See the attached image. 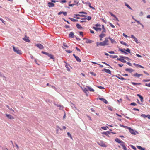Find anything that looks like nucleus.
I'll use <instances>...</instances> for the list:
<instances>
[{"label": "nucleus", "instance_id": "1", "mask_svg": "<svg viewBox=\"0 0 150 150\" xmlns=\"http://www.w3.org/2000/svg\"><path fill=\"white\" fill-rule=\"evenodd\" d=\"M13 50L14 52L16 53L17 54L19 55H21L22 54V52L21 50H19L18 48H16L14 46H13Z\"/></svg>", "mask_w": 150, "mask_h": 150}, {"label": "nucleus", "instance_id": "2", "mask_svg": "<svg viewBox=\"0 0 150 150\" xmlns=\"http://www.w3.org/2000/svg\"><path fill=\"white\" fill-rule=\"evenodd\" d=\"M97 143L100 146L103 147H107V146L104 143L103 141H100L99 142H98Z\"/></svg>", "mask_w": 150, "mask_h": 150}, {"label": "nucleus", "instance_id": "3", "mask_svg": "<svg viewBox=\"0 0 150 150\" xmlns=\"http://www.w3.org/2000/svg\"><path fill=\"white\" fill-rule=\"evenodd\" d=\"M114 76L121 80H126L125 78L122 77L121 76V75L120 74H118L117 75H115Z\"/></svg>", "mask_w": 150, "mask_h": 150}, {"label": "nucleus", "instance_id": "4", "mask_svg": "<svg viewBox=\"0 0 150 150\" xmlns=\"http://www.w3.org/2000/svg\"><path fill=\"white\" fill-rule=\"evenodd\" d=\"M35 46L38 47L40 49H42L44 48L43 46L40 44H37L35 45Z\"/></svg>", "mask_w": 150, "mask_h": 150}, {"label": "nucleus", "instance_id": "5", "mask_svg": "<svg viewBox=\"0 0 150 150\" xmlns=\"http://www.w3.org/2000/svg\"><path fill=\"white\" fill-rule=\"evenodd\" d=\"M75 36L74 35V33L73 32H71L68 35V37L69 38H74Z\"/></svg>", "mask_w": 150, "mask_h": 150}, {"label": "nucleus", "instance_id": "6", "mask_svg": "<svg viewBox=\"0 0 150 150\" xmlns=\"http://www.w3.org/2000/svg\"><path fill=\"white\" fill-rule=\"evenodd\" d=\"M102 28L103 31H102L100 35H105V36L106 35L104 34V33L106 32V30L104 26L103 25H102Z\"/></svg>", "mask_w": 150, "mask_h": 150}, {"label": "nucleus", "instance_id": "7", "mask_svg": "<svg viewBox=\"0 0 150 150\" xmlns=\"http://www.w3.org/2000/svg\"><path fill=\"white\" fill-rule=\"evenodd\" d=\"M127 129H129V131L131 134L134 135L136 134V133L132 129L129 127H127Z\"/></svg>", "mask_w": 150, "mask_h": 150}, {"label": "nucleus", "instance_id": "8", "mask_svg": "<svg viewBox=\"0 0 150 150\" xmlns=\"http://www.w3.org/2000/svg\"><path fill=\"white\" fill-rule=\"evenodd\" d=\"M102 71H105V72L109 74H111V71L110 70L108 69H107L105 68L103 69V70H102Z\"/></svg>", "mask_w": 150, "mask_h": 150}, {"label": "nucleus", "instance_id": "9", "mask_svg": "<svg viewBox=\"0 0 150 150\" xmlns=\"http://www.w3.org/2000/svg\"><path fill=\"white\" fill-rule=\"evenodd\" d=\"M47 4L48 6L50 8L54 7L55 6V4L52 2H49Z\"/></svg>", "mask_w": 150, "mask_h": 150}, {"label": "nucleus", "instance_id": "10", "mask_svg": "<svg viewBox=\"0 0 150 150\" xmlns=\"http://www.w3.org/2000/svg\"><path fill=\"white\" fill-rule=\"evenodd\" d=\"M117 60L121 61V62L123 63H126V61L123 58H117Z\"/></svg>", "mask_w": 150, "mask_h": 150}, {"label": "nucleus", "instance_id": "11", "mask_svg": "<svg viewBox=\"0 0 150 150\" xmlns=\"http://www.w3.org/2000/svg\"><path fill=\"white\" fill-rule=\"evenodd\" d=\"M82 90L85 93L87 96H88V89L86 88L82 89Z\"/></svg>", "mask_w": 150, "mask_h": 150}, {"label": "nucleus", "instance_id": "12", "mask_svg": "<svg viewBox=\"0 0 150 150\" xmlns=\"http://www.w3.org/2000/svg\"><path fill=\"white\" fill-rule=\"evenodd\" d=\"M125 70L126 71H128L130 73H131L134 71V70L131 68H126Z\"/></svg>", "mask_w": 150, "mask_h": 150}, {"label": "nucleus", "instance_id": "13", "mask_svg": "<svg viewBox=\"0 0 150 150\" xmlns=\"http://www.w3.org/2000/svg\"><path fill=\"white\" fill-rule=\"evenodd\" d=\"M125 143L124 142V143L120 144V145L122 146L123 149L124 150H127V149L125 145Z\"/></svg>", "mask_w": 150, "mask_h": 150}, {"label": "nucleus", "instance_id": "14", "mask_svg": "<svg viewBox=\"0 0 150 150\" xmlns=\"http://www.w3.org/2000/svg\"><path fill=\"white\" fill-rule=\"evenodd\" d=\"M62 14H63L64 16H66L67 15V13L66 12L64 11H60V12H58V15H59Z\"/></svg>", "mask_w": 150, "mask_h": 150}, {"label": "nucleus", "instance_id": "15", "mask_svg": "<svg viewBox=\"0 0 150 150\" xmlns=\"http://www.w3.org/2000/svg\"><path fill=\"white\" fill-rule=\"evenodd\" d=\"M115 141L118 143L120 144L124 143V142L120 140L118 138H117L115 139Z\"/></svg>", "mask_w": 150, "mask_h": 150}, {"label": "nucleus", "instance_id": "16", "mask_svg": "<svg viewBox=\"0 0 150 150\" xmlns=\"http://www.w3.org/2000/svg\"><path fill=\"white\" fill-rule=\"evenodd\" d=\"M7 117L10 119H14V117L10 114H6Z\"/></svg>", "mask_w": 150, "mask_h": 150}, {"label": "nucleus", "instance_id": "17", "mask_svg": "<svg viewBox=\"0 0 150 150\" xmlns=\"http://www.w3.org/2000/svg\"><path fill=\"white\" fill-rule=\"evenodd\" d=\"M142 75L141 74H139L137 73H135L132 76L135 77L139 78L140 76H142Z\"/></svg>", "mask_w": 150, "mask_h": 150}, {"label": "nucleus", "instance_id": "18", "mask_svg": "<svg viewBox=\"0 0 150 150\" xmlns=\"http://www.w3.org/2000/svg\"><path fill=\"white\" fill-rule=\"evenodd\" d=\"M111 132L109 131H106V132H103L102 133V134H103L105 135L106 136H108V134H110Z\"/></svg>", "mask_w": 150, "mask_h": 150}, {"label": "nucleus", "instance_id": "19", "mask_svg": "<svg viewBox=\"0 0 150 150\" xmlns=\"http://www.w3.org/2000/svg\"><path fill=\"white\" fill-rule=\"evenodd\" d=\"M124 50H125V49H122V48H119V51H121L122 52L124 53L125 54H127L128 53L125 52V51Z\"/></svg>", "mask_w": 150, "mask_h": 150}, {"label": "nucleus", "instance_id": "20", "mask_svg": "<svg viewBox=\"0 0 150 150\" xmlns=\"http://www.w3.org/2000/svg\"><path fill=\"white\" fill-rule=\"evenodd\" d=\"M119 57L121 58H123L124 59H125L126 60H127L128 61H129L130 60L129 58H128V57H127L124 56H123L121 55V56H120Z\"/></svg>", "mask_w": 150, "mask_h": 150}, {"label": "nucleus", "instance_id": "21", "mask_svg": "<svg viewBox=\"0 0 150 150\" xmlns=\"http://www.w3.org/2000/svg\"><path fill=\"white\" fill-rule=\"evenodd\" d=\"M101 46H105V45H108V43H106L105 41L101 42Z\"/></svg>", "mask_w": 150, "mask_h": 150}, {"label": "nucleus", "instance_id": "22", "mask_svg": "<svg viewBox=\"0 0 150 150\" xmlns=\"http://www.w3.org/2000/svg\"><path fill=\"white\" fill-rule=\"evenodd\" d=\"M86 88H87L90 91H91V92H94V90L91 87L88 86H86Z\"/></svg>", "mask_w": 150, "mask_h": 150}, {"label": "nucleus", "instance_id": "23", "mask_svg": "<svg viewBox=\"0 0 150 150\" xmlns=\"http://www.w3.org/2000/svg\"><path fill=\"white\" fill-rule=\"evenodd\" d=\"M93 28L96 31L99 30V31H101L102 29L100 28H97L95 27H93Z\"/></svg>", "mask_w": 150, "mask_h": 150}, {"label": "nucleus", "instance_id": "24", "mask_svg": "<svg viewBox=\"0 0 150 150\" xmlns=\"http://www.w3.org/2000/svg\"><path fill=\"white\" fill-rule=\"evenodd\" d=\"M137 96H138L140 99V101L142 102H143V97L140 95L139 94H137Z\"/></svg>", "mask_w": 150, "mask_h": 150}, {"label": "nucleus", "instance_id": "25", "mask_svg": "<svg viewBox=\"0 0 150 150\" xmlns=\"http://www.w3.org/2000/svg\"><path fill=\"white\" fill-rule=\"evenodd\" d=\"M23 39L26 42H30V40L28 38H23Z\"/></svg>", "mask_w": 150, "mask_h": 150}, {"label": "nucleus", "instance_id": "26", "mask_svg": "<svg viewBox=\"0 0 150 150\" xmlns=\"http://www.w3.org/2000/svg\"><path fill=\"white\" fill-rule=\"evenodd\" d=\"M108 39L111 41V42L112 43H116L114 39H112L110 37H108Z\"/></svg>", "mask_w": 150, "mask_h": 150}, {"label": "nucleus", "instance_id": "27", "mask_svg": "<svg viewBox=\"0 0 150 150\" xmlns=\"http://www.w3.org/2000/svg\"><path fill=\"white\" fill-rule=\"evenodd\" d=\"M86 4H88L89 6L91 8H92L93 9H95L94 7H92V6H91V3L90 2H86Z\"/></svg>", "mask_w": 150, "mask_h": 150}, {"label": "nucleus", "instance_id": "28", "mask_svg": "<svg viewBox=\"0 0 150 150\" xmlns=\"http://www.w3.org/2000/svg\"><path fill=\"white\" fill-rule=\"evenodd\" d=\"M137 147L140 150H145V148H142L141 146H137Z\"/></svg>", "mask_w": 150, "mask_h": 150}, {"label": "nucleus", "instance_id": "29", "mask_svg": "<svg viewBox=\"0 0 150 150\" xmlns=\"http://www.w3.org/2000/svg\"><path fill=\"white\" fill-rule=\"evenodd\" d=\"M93 41H92L91 40L87 39L86 41V42L87 43H91L92 42H93Z\"/></svg>", "mask_w": 150, "mask_h": 150}, {"label": "nucleus", "instance_id": "30", "mask_svg": "<svg viewBox=\"0 0 150 150\" xmlns=\"http://www.w3.org/2000/svg\"><path fill=\"white\" fill-rule=\"evenodd\" d=\"M54 105L57 107H59L60 109H62L63 108V106L60 104H54Z\"/></svg>", "mask_w": 150, "mask_h": 150}, {"label": "nucleus", "instance_id": "31", "mask_svg": "<svg viewBox=\"0 0 150 150\" xmlns=\"http://www.w3.org/2000/svg\"><path fill=\"white\" fill-rule=\"evenodd\" d=\"M120 43L121 44H122L123 45L125 46H126L127 47H129V45L127 44L125 42L123 41H121L120 42Z\"/></svg>", "mask_w": 150, "mask_h": 150}, {"label": "nucleus", "instance_id": "32", "mask_svg": "<svg viewBox=\"0 0 150 150\" xmlns=\"http://www.w3.org/2000/svg\"><path fill=\"white\" fill-rule=\"evenodd\" d=\"M76 26L78 29H81L82 28V27L78 23L76 24Z\"/></svg>", "mask_w": 150, "mask_h": 150}, {"label": "nucleus", "instance_id": "33", "mask_svg": "<svg viewBox=\"0 0 150 150\" xmlns=\"http://www.w3.org/2000/svg\"><path fill=\"white\" fill-rule=\"evenodd\" d=\"M68 18L70 20H71L72 21L74 22H77L78 21V20L77 19H75L74 18Z\"/></svg>", "mask_w": 150, "mask_h": 150}, {"label": "nucleus", "instance_id": "34", "mask_svg": "<svg viewBox=\"0 0 150 150\" xmlns=\"http://www.w3.org/2000/svg\"><path fill=\"white\" fill-rule=\"evenodd\" d=\"M49 57H50V59H52L53 61H54L55 58L53 55L51 54Z\"/></svg>", "mask_w": 150, "mask_h": 150}, {"label": "nucleus", "instance_id": "35", "mask_svg": "<svg viewBox=\"0 0 150 150\" xmlns=\"http://www.w3.org/2000/svg\"><path fill=\"white\" fill-rule=\"evenodd\" d=\"M105 36V35H99V37L100 38V41H102L103 40L102 39V38Z\"/></svg>", "mask_w": 150, "mask_h": 150}, {"label": "nucleus", "instance_id": "36", "mask_svg": "<svg viewBox=\"0 0 150 150\" xmlns=\"http://www.w3.org/2000/svg\"><path fill=\"white\" fill-rule=\"evenodd\" d=\"M76 61L79 62H81V59L78 57L77 56L76 58Z\"/></svg>", "mask_w": 150, "mask_h": 150}, {"label": "nucleus", "instance_id": "37", "mask_svg": "<svg viewBox=\"0 0 150 150\" xmlns=\"http://www.w3.org/2000/svg\"><path fill=\"white\" fill-rule=\"evenodd\" d=\"M131 83L134 85H141V83H136L133 82H132Z\"/></svg>", "mask_w": 150, "mask_h": 150}, {"label": "nucleus", "instance_id": "38", "mask_svg": "<svg viewBox=\"0 0 150 150\" xmlns=\"http://www.w3.org/2000/svg\"><path fill=\"white\" fill-rule=\"evenodd\" d=\"M109 56L111 58H117V55H109Z\"/></svg>", "mask_w": 150, "mask_h": 150}, {"label": "nucleus", "instance_id": "39", "mask_svg": "<svg viewBox=\"0 0 150 150\" xmlns=\"http://www.w3.org/2000/svg\"><path fill=\"white\" fill-rule=\"evenodd\" d=\"M125 5L129 9L131 10H132V8L128 4H127L126 3H125Z\"/></svg>", "mask_w": 150, "mask_h": 150}, {"label": "nucleus", "instance_id": "40", "mask_svg": "<svg viewBox=\"0 0 150 150\" xmlns=\"http://www.w3.org/2000/svg\"><path fill=\"white\" fill-rule=\"evenodd\" d=\"M141 117L144 118H145L146 117H147V115H146L144 114H142L141 115Z\"/></svg>", "mask_w": 150, "mask_h": 150}, {"label": "nucleus", "instance_id": "41", "mask_svg": "<svg viewBox=\"0 0 150 150\" xmlns=\"http://www.w3.org/2000/svg\"><path fill=\"white\" fill-rule=\"evenodd\" d=\"M134 40L135 41L136 43L138 44L139 43V42L138 41L136 37L134 38Z\"/></svg>", "mask_w": 150, "mask_h": 150}, {"label": "nucleus", "instance_id": "42", "mask_svg": "<svg viewBox=\"0 0 150 150\" xmlns=\"http://www.w3.org/2000/svg\"><path fill=\"white\" fill-rule=\"evenodd\" d=\"M101 42H96V46L97 47H98L99 45L101 46Z\"/></svg>", "mask_w": 150, "mask_h": 150}, {"label": "nucleus", "instance_id": "43", "mask_svg": "<svg viewBox=\"0 0 150 150\" xmlns=\"http://www.w3.org/2000/svg\"><path fill=\"white\" fill-rule=\"evenodd\" d=\"M124 50L125 51L128 53H130V50L129 48H127L126 49H125V50Z\"/></svg>", "mask_w": 150, "mask_h": 150}, {"label": "nucleus", "instance_id": "44", "mask_svg": "<svg viewBox=\"0 0 150 150\" xmlns=\"http://www.w3.org/2000/svg\"><path fill=\"white\" fill-rule=\"evenodd\" d=\"M102 63H103V64H105L107 66H109L110 67V68H112V67H111L110 66V65H109V64H108L106 63L105 62H102Z\"/></svg>", "mask_w": 150, "mask_h": 150}, {"label": "nucleus", "instance_id": "45", "mask_svg": "<svg viewBox=\"0 0 150 150\" xmlns=\"http://www.w3.org/2000/svg\"><path fill=\"white\" fill-rule=\"evenodd\" d=\"M108 128V127L106 126V127H102V128L104 130H106L107 129V128Z\"/></svg>", "mask_w": 150, "mask_h": 150}, {"label": "nucleus", "instance_id": "46", "mask_svg": "<svg viewBox=\"0 0 150 150\" xmlns=\"http://www.w3.org/2000/svg\"><path fill=\"white\" fill-rule=\"evenodd\" d=\"M130 146L133 149L136 150V148L133 145H131Z\"/></svg>", "mask_w": 150, "mask_h": 150}, {"label": "nucleus", "instance_id": "47", "mask_svg": "<svg viewBox=\"0 0 150 150\" xmlns=\"http://www.w3.org/2000/svg\"><path fill=\"white\" fill-rule=\"evenodd\" d=\"M90 74L94 76H95L96 75V74L93 72H90Z\"/></svg>", "mask_w": 150, "mask_h": 150}, {"label": "nucleus", "instance_id": "48", "mask_svg": "<svg viewBox=\"0 0 150 150\" xmlns=\"http://www.w3.org/2000/svg\"><path fill=\"white\" fill-rule=\"evenodd\" d=\"M137 104L134 102H133L132 103H131L130 104V105H132V106H136L137 105Z\"/></svg>", "mask_w": 150, "mask_h": 150}, {"label": "nucleus", "instance_id": "49", "mask_svg": "<svg viewBox=\"0 0 150 150\" xmlns=\"http://www.w3.org/2000/svg\"><path fill=\"white\" fill-rule=\"evenodd\" d=\"M137 67H139L142 68H144V67L143 66H142L138 64H137Z\"/></svg>", "mask_w": 150, "mask_h": 150}, {"label": "nucleus", "instance_id": "50", "mask_svg": "<svg viewBox=\"0 0 150 150\" xmlns=\"http://www.w3.org/2000/svg\"><path fill=\"white\" fill-rule=\"evenodd\" d=\"M120 126L121 127H123L124 128L126 127L127 129V127H128L126 126H125L123 125H122L120 124Z\"/></svg>", "mask_w": 150, "mask_h": 150}, {"label": "nucleus", "instance_id": "51", "mask_svg": "<svg viewBox=\"0 0 150 150\" xmlns=\"http://www.w3.org/2000/svg\"><path fill=\"white\" fill-rule=\"evenodd\" d=\"M79 33L80 35L81 36H82V37H83V32H81V31L79 32Z\"/></svg>", "mask_w": 150, "mask_h": 150}, {"label": "nucleus", "instance_id": "52", "mask_svg": "<svg viewBox=\"0 0 150 150\" xmlns=\"http://www.w3.org/2000/svg\"><path fill=\"white\" fill-rule=\"evenodd\" d=\"M41 53L43 54H45L47 55V54H48V53L47 52H44V51H42L41 52Z\"/></svg>", "mask_w": 150, "mask_h": 150}, {"label": "nucleus", "instance_id": "53", "mask_svg": "<svg viewBox=\"0 0 150 150\" xmlns=\"http://www.w3.org/2000/svg\"><path fill=\"white\" fill-rule=\"evenodd\" d=\"M66 2H67V1L66 0H61L60 1V2L61 3H66Z\"/></svg>", "mask_w": 150, "mask_h": 150}, {"label": "nucleus", "instance_id": "54", "mask_svg": "<svg viewBox=\"0 0 150 150\" xmlns=\"http://www.w3.org/2000/svg\"><path fill=\"white\" fill-rule=\"evenodd\" d=\"M109 25H110V26L111 27H112L113 28H115V26L112 24L111 23H109Z\"/></svg>", "mask_w": 150, "mask_h": 150}, {"label": "nucleus", "instance_id": "55", "mask_svg": "<svg viewBox=\"0 0 150 150\" xmlns=\"http://www.w3.org/2000/svg\"><path fill=\"white\" fill-rule=\"evenodd\" d=\"M98 88H99L100 89H105V88L102 86H98Z\"/></svg>", "mask_w": 150, "mask_h": 150}, {"label": "nucleus", "instance_id": "56", "mask_svg": "<svg viewBox=\"0 0 150 150\" xmlns=\"http://www.w3.org/2000/svg\"><path fill=\"white\" fill-rule=\"evenodd\" d=\"M67 134L68 135V136H69L72 139V137L69 132H68L67 133Z\"/></svg>", "mask_w": 150, "mask_h": 150}, {"label": "nucleus", "instance_id": "57", "mask_svg": "<svg viewBox=\"0 0 150 150\" xmlns=\"http://www.w3.org/2000/svg\"><path fill=\"white\" fill-rule=\"evenodd\" d=\"M79 13H80V14L82 13V14H87V13L86 12H83V11L79 12Z\"/></svg>", "mask_w": 150, "mask_h": 150}, {"label": "nucleus", "instance_id": "58", "mask_svg": "<svg viewBox=\"0 0 150 150\" xmlns=\"http://www.w3.org/2000/svg\"><path fill=\"white\" fill-rule=\"evenodd\" d=\"M108 38H106L105 39V40H104L106 43H108Z\"/></svg>", "mask_w": 150, "mask_h": 150}, {"label": "nucleus", "instance_id": "59", "mask_svg": "<svg viewBox=\"0 0 150 150\" xmlns=\"http://www.w3.org/2000/svg\"><path fill=\"white\" fill-rule=\"evenodd\" d=\"M134 20L138 24L140 25L141 23L140 21H139L137 20L136 19H134Z\"/></svg>", "mask_w": 150, "mask_h": 150}, {"label": "nucleus", "instance_id": "60", "mask_svg": "<svg viewBox=\"0 0 150 150\" xmlns=\"http://www.w3.org/2000/svg\"><path fill=\"white\" fill-rule=\"evenodd\" d=\"M142 81L144 82H147L149 81V79L146 80V79H144Z\"/></svg>", "mask_w": 150, "mask_h": 150}, {"label": "nucleus", "instance_id": "61", "mask_svg": "<svg viewBox=\"0 0 150 150\" xmlns=\"http://www.w3.org/2000/svg\"><path fill=\"white\" fill-rule=\"evenodd\" d=\"M103 102L105 104H107L108 103V102L105 99H104V100Z\"/></svg>", "mask_w": 150, "mask_h": 150}, {"label": "nucleus", "instance_id": "62", "mask_svg": "<svg viewBox=\"0 0 150 150\" xmlns=\"http://www.w3.org/2000/svg\"><path fill=\"white\" fill-rule=\"evenodd\" d=\"M65 67H66V68H67V70L68 71H70V69H69V68L68 67L67 65H65Z\"/></svg>", "mask_w": 150, "mask_h": 150}, {"label": "nucleus", "instance_id": "63", "mask_svg": "<svg viewBox=\"0 0 150 150\" xmlns=\"http://www.w3.org/2000/svg\"><path fill=\"white\" fill-rule=\"evenodd\" d=\"M76 39L78 40V41H80L81 40V39L80 38H78L76 36H75V37Z\"/></svg>", "mask_w": 150, "mask_h": 150}, {"label": "nucleus", "instance_id": "64", "mask_svg": "<svg viewBox=\"0 0 150 150\" xmlns=\"http://www.w3.org/2000/svg\"><path fill=\"white\" fill-rule=\"evenodd\" d=\"M145 86H146L150 87V83H149L148 84L146 83L145 84Z\"/></svg>", "mask_w": 150, "mask_h": 150}]
</instances>
